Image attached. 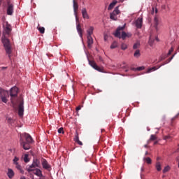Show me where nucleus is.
I'll list each match as a JSON object with an SVG mask.
<instances>
[{
    "label": "nucleus",
    "instance_id": "obj_51",
    "mask_svg": "<svg viewBox=\"0 0 179 179\" xmlns=\"http://www.w3.org/2000/svg\"><path fill=\"white\" fill-rule=\"evenodd\" d=\"M154 145H157V141H155V142L154 143Z\"/></svg>",
    "mask_w": 179,
    "mask_h": 179
},
{
    "label": "nucleus",
    "instance_id": "obj_44",
    "mask_svg": "<svg viewBox=\"0 0 179 179\" xmlns=\"http://www.w3.org/2000/svg\"><path fill=\"white\" fill-rule=\"evenodd\" d=\"M7 120H8V122H12V118L11 117H8Z\"/></svg>",
    "mask_w": 179,
    "mask_h": 179
},
{
    "label": "nucleus",
    "instance_id": "obj_48",
    "mask_svg": "<svg viewBox=\"0 0 179 179\" xmlns=\"http://www.w3.org/2000/svg\"><path fill=\"white\" fill-rule=\"evenodd\" d=\"M20 179H26V177H24V176H22V177H20Z\"/></svg>",
    "mask_w": 179,
    "mask_h": 179
},
{
    "label": "nucleus",
    "instance_id": "obj_17",
    "mask_svg": "<svg viewBox=\"0 0 179 179\" xmlns=\"http://www.w3.org/2000/svg\"><path fill=\"white\" fill-rule=\"evenodd\" d=\"M81 12L83 19H89V14H87V10H86V8H83Z\"/></svg>",
    "mask_w": 179,
    "mask_h": 179
},
{
    "label": "nucleus",
    "instance_id": "obj_39",
    "mask_svg": "<svg viewBox=\"0 0 179 179\" xmlns=\"http://www.w3.org/2000/svg\"><path fill=\"white\" fill-rule=\"evenodd\" d=\"M174 51V49L173 48H171V50H169L167 56L169 57V55H171V52Z\"/></svg>",
    "mask_w": 179,
    "mask_h": 179
},
{
    "label": "nucleus",
    "instance_id": "obj_25",
    "mask_svg": "<svg viewBox=\"0 0 179 179\" xmlns=\"http://www.w3.org/2000/svg\"><path fill=\"white\" fill-rule=\"evenodd\" d=\"M37 29L41 34H44L45 32V28H44V27H38Z\"/></svg>",
    "mask_w": 179,
    "mask_h": 179
},
{
    "label": "nucleus",
    "instance_id": "obj_22",
    "mask_svg": "<svg viewBox=\"0 0 179 179\" xmlns=\"http://www.w3.org/2000/svg\"><path fill=\"white\" fill-rule=\"evenodd\" d=\"M93 30H94V28L93 27H90L87 31V36H92V34H93Z\"/></svg>",
    "mask_w": 179,
    "mask_h": 179
},
{
    "label": "nucleus",
    "instance_id": "obj_5",
    "mask_svg": "<svg viewBox=\"0 0 179 179\" xmlns=\"http://www.w3.org/2000/svg\"><path fill=\"white\" fill-rule=\"evenodd\" d=\"M8 99H9V92L0 87V104L2 103H8Z\"/></svg>",
    "mask_w": 179,
    "mask_h": 179
},
{
    "label": "nucleus",
    "instance_id": "obj_54",
    "mask_svg": "<svg viewBox=\"0 0 179 179\" xmlns=\"http://www.w3.org/2000/svg\"><path fill=\"white\" fill-rule=\"evenodd\" d=\"M155 13H157V9L155 10Z\"/></svg>",
    "mask_w": 179,
    "mask_h": 179
},
{
    "label": "nucleus",
    "instance_id": "obj_8",
    "mask_svg": "<svg viewBox=\"0 0 179 179\" xmlns=\"http://www.w3.org/2000/svg\"><path fill=\"white\" fill-rule=\"evenodd\" d=\"M41 164H42V167H43V169H44V170H47L48 171H51V165H50V164H48V162L47 161V159L42 158L41 159Z\"/></svg>",
    "mask_w": 179,
    "mask_h": 179
},
{
    "label": "nucleus",
    "instance_id": "obj_45",
    "mask_svg": "<svg viewBox=\"0 0 179 179\" xmlns=\"http://www.w3.org/2000/svg\"><path fill=\"white\" fill-rule=\"evenodd\" d=\"M99 60L101 62H103V57H101L99 56Z\"/></svg>",
    "mask_w": 179,
    "mask_h": 179
},
{
    "label": "nucleus",
    "instance_id": "obj_1",
    "mask_svg": "<svg viewBox=\"0 0 179 179\" xmlns=\"http://www.w3.org/2000/svg\"><path fill=\"white\" fill-rule=\"evenodd\" d=\"M11 31L12 29L10 28V25L7 24L6 27L4 28V32L1 38V41L3 44L6 52L8 55L9 58H10V54H12V46L10 45V41H9V39H8V38H6V35L9 36Z\"/></svg>",
    "mask_w": 179,
    "mask_h": 179
},
{
    "label": "nucleus",
    "instance_id": "obj_29",
    "mask_svg": "<svg viewBox=\"0 0 179 179\" xmlns=\"http://www.w3.org/2000/svg\"><path fill=\"white\" fill-rule=\"evenodd\" d=\"M145 69V66H140L137 68H132L131 71H143Z\"/></svg>",
    "mask_w": 179,
    "mask_h": 179
},
{
    "label": "nucleus",
    "instance_id": "obj_19",
    "mask_svg": "<svg viewBox=\"0 0 179 179\" xmlns=\"http://www.w3.org/2000/svg\"><path fill=\"white\" fill-rule=\"evenodd\" d=\"M7 176L10 179H12L13 177H15V172L12 169H8Z\"/></svg>",
    "mask_w": 179,
    "mask_h": 179
},
{
    "label": "nucleus",
    "instance_id": "obj_27",
    "mask_svg": "<svg viewBox=\"0 0 179 179\" xmlns=\"http://www.w3.org/2000/svg\"><path fill=\"white\" fill-rule=\"evenodd\" d=\"M117 47H118V43H117V41H114L110 45V48L112 50H113L114 48H117Z\"/></svg>",
    "mask_w": 179,
    "mask_h": 179
},
{
    "label": "nucleus",
    "instance_id": "obj_52",
    "mask_svg": "<svg viewBox=\"0 0 179 179\" xmlns=\"http://www.w3.org/2000/svg\"><path fill=\"white\" fill-rule=\"evenodd\" d=\"M155 40H157V41H159V38L157 37L155 38Z\"/></svg>",
    "mask_w": 179,
    "mask_h": 179
},
{
    "label": "nucleus",
    "instance_id": "obj_32",
    "mask_svg": "<svg viewBox=\"0 0 179 179\" xmlns=\"http://www.w3.org/2000/svg\"><path fill=\"white\" fill-rule=\"evenodd\" d=\"M167 171H170V166H166L164 167V169L163 170L164 174L167 173Z\"/></svg>",
    "mask_w": 179,
    "mask_h": 179
},
{
    "label": "nucleus",
    "instance_id": "obj_36",
    "mask_svg": "<svg viewBox=\"0 0 179 179\" xmlns=\"http://www.w3.org/2000/svg\"><path fill=\"white\" fill-rule=\"evenodd\" d=\"M154 71H156V67H152V68H150L148 70V73H150V72H153Z\"/></svg>",
    "mask_w": 179,
    "mask_h": 179
},
{
    "label": "nucleus",
    "instance_id": "obj_16",
    "mask_svg": "<svg viewBox=\"0 0 179 179\" xmlns=\"http://www.w3.org/2000/svg\"><path fill=\"white\" fill-rule=\"evenodd\" d=\"M32 171H34V174H35V176H37V177H43V172L39 169L36 168Z\"/></svg>",
    "mask_w": 179,
    "mask_h": 179
},
{
    "label": "nucleus",
    "instance_id": "obj_38",
    "mask_svg": "<svg viewBox=\"0 0 179 179\" xmlns=\"http://www.w3.org/2000/svg\"><path fill=\"white\" fill-rule=\"evenodd\" d=\"M58 134H64V128L61 127L58 129Z\"/></svg>",
    "mask_w": 179,
    "mask_h": 179
},
{
    "label": "nucleus",
    "instance_id": "obj_15",
    "mask_svg": "<svg viewBox=\"0 0 179 179\" xmlns=\"http://www.w3.org/2000/svg\"><path fill=\"white\" fill-rule=\"evenodd\" d=\"M142 23H143V19L142 18H138L136 21V27L137 29H142Z\"/></svg>",
    "mask_w": 179,
    "mask_h": 179
},
{
    "label": "nucleus",
    "instance_id": "obj_7",
    "mask_svg": "<svg viewBox=\"0 0 179 179\" xmlns=\"http://www.w3.org/2000/svg\"><path fill=\"white\" fill-rule=\"evenodd\" d=\"M19 103L18 115H20V117H22L23 113H24V106H23V104H24V102L23 101V99H20Z\"/></svg>",
    "mask_w": 179,
    "mask_h": 179
},
{
    "label": "nucleus",
    "instance_id": "obj_43",
    "mask_svg": "<svg viewBox=\"0 0 179 179\" xmlns=\"http://www.w3.org/2000/svg\"><path fill=\"white\" fill-rule=\"evenodd\" d=\"M179 113L173 118V120H176V118H178Z\"/></svg>",
    "mask_w": 179,
    "mask_h": 179
},
{
    "label": "nucleus",
    "instance_id": "obj_14",
    "mask_svg": "<svg viewBox=\"0 0 179 179\" xmlns=\"http://www.w3.org/2000/svg\"><path fill=\"white\" fill-rule=\"evenodd\" d=\"M87 47L90 49L93 45V38L90 36H87Z\"/></svg>",
    "mask_w": 179,
    "mask_h": 179
},
{
    "label": "nucleus",
    "instance_id": "obj_28",
    "mask_svg": "<svg viewBox=\"0 0 179 179\" xmlns=\"http://www.w3.org/2000/svg\"><path fill=\"white\" fill-rule=\"evenodd\" d=\"M134 56L136 58H138V57H141V51L139 50H136V52L134 54Z\"/></svg>",
    "mask_w": 179,
    "mask_h": 179
},
{
    "label": "nucleus",
    "instance_id": "obj_40",
    "mask_svg": "<svg viewBox=\"0 0 179 179\" xmlns=\"http://www.w3.org/2000/svg\"><path fill=\"white\" fill-rule=\"evenodd\" d=\"M167 8V6H166L165 4L162 6V9L166 10Z\"/></svg>",
    "mask_w": 179,
    "mask_h": 179
},
{
    "label": "nucleus",
    "instance_id": "obj_53",
    "mask_svg": "<svg viewBox=\"0 0 179 179\" xmlns=\"http://www.w3.org/2000/svg\"><path fill=\"white\" fill-rule=\"evenodd\" d=\"M144 148H148V145H144Z\"/></svg>",
    "mask_w": 179,
    "mask_h": 179
},
{
    "label": "nucleus",
    "instance_id": "obj_50",
    "mask_svg": "<svg viewBox=\"0 0 179 179\" xmlns=\"http://www.w3.org/2000/svg\"><path fill=\"white\" fill-rule=\"evenodd\" d=\"M150 41H152V35L150 36Z\"/></svg>",
    "mask_w": 179,
    "mask_h": 179
},
{
    "label": "nucleus",
    "instance_id": "obj_2",
    "mask_svg": "<svg viewBox=\"0 0 179 179\" xmlns=\"http://www.w3.org/2000/svg\"><path fill=\"white\" fill-rule=\"evenodd\" d=\"M20 142L24 150H29L30 149V144L33 143V138H31L30 134L24 133L20 134Z\"/></svg>",
    "mask_w": 179,
    "mask_h": 179
},
{
    "label": "nucleus",
    "instance_id": "obj_13",
    "mask_svg": "<svg viewBox=\"0 0 179 179\" xmlns=\"http://www.w3.org/2000/svg\"><path fill=\"white\" fill-rule=\"evenodd\" d=\"M160 21H159V18L157 17H155L154 18V28L155 29L156 31H159L160 29V27L159 26Z\"/></svg>",
    "mask_w": 179,
    "mask_h": 179
},
{
    "label": "nucleus",
    "instance_id": "obj_34",
    "mask_svg": "<svg viewBox=\"0 0 179 179\" xmlns=\"http://www.w3.org/2000/svg\"><path fill=\"white\" fill-rule=\"evenodd\" d=\"M121 48H122V50H127V48H128V46H127V44H125V43H122V44L121 45Z\"/></svg>",
    "mask_w": 179,
    "mask_h": 179
},
{
    "label": "nucleus",
    "instance_id": "obj_47",
    "mask_svg": "<svg viewBox=\"0 0 179 179\" xmlns=\"http://www.w3.org/2000/svg\"><path fill=\"white\" fill-rule=\"evenodd\" d=\"M148 155H149V152H148V151H146L145 153V156H148Z\"/></svg>",
    "mask_w": 179,
    "mask_h": 179
},
{
    "label": "nucleus",
    "instance_id": "obj_37",
    "mask_svg": "<svg viewBox=\"0 0 179 179\" xmlns=\"http://www.w3.org/2000/svg\"><path fill=\"white\" fill-rule=\"evenodd\" d=\"M173 58H174V55H173L171 58H169L168 60H166V62H165L164 64L162 65H166V64H169V62H171V59H173Z\"/></svg>",
    "mask_w": 179,
    "mask_h": 179
},
{
    "label": "nucleus",
    "instance_id": "obj_6",
    "mask_svg": "<svg viewBox=\"0 0 179 179\" xmlns=\"http://www.w3.org/2000/svg\"><path fill=\"white\" fill-rule=\"evenodd\" d=\"M36 167H41V164L40 162V159L37 158H34L31 165L27 169V171H28V173H31V171H34V169H36Z\"/></svg>",
    "mask_w": 179,
    "mask_h": 179
},
{
    "label": "nucleus",
    "instance_id": "obj_49",
    "mask_svg": "<svg viewBox=\"0 0 179 179\" xmlns=\"http://www.w3.org/2000/svg\"><path fill=\"white\" fill-rule=\"evenodd\" d=\"M8 67H1V69H6Z\"/></svg>",
    "mask_w": 179,
    "mask_h": 179
},
{
    "label": "nucleus",
    "instance_id": "obj_56",
    "mask_svg": "<svg viewBox=\"0 0 179 179\" xmlns=\"http://www.w3.org/2000/svg\"><path fill=\"white\" fill-rule=\"evenodd\" d=\"M141 176L142 177V174H141Z\"/></svg>",
    "mask_w": 179,
    "mask_h": 179
},
{
    "label": "nucleus",
    "instance_id": "obj_23",
    "mask_svg": "<svg viewBox=\"0 0 179 179\" xmlns=\"http://www.w3.org/2000/svg\"><path fill=\"white\" fill-rule=\"evenodd\" d=\"M143 162L147 163V164H152V159L150 157H143Z\"/></svg>",
    "mask_w": 179,
    "mask_h": 179
},
{
    "label": "nucleus",
    "instance_id": "obj_12",
    "mask_svg": "<svg viewBox=\"0 0 179 179\" xmlns=\"http://www.w3.org/2000/svg\"><path fill=\"white\" fill-rule=\"evenodd\" d=\"M78 3L73 0V10H74V15L76 16V20L77 23L79 22V18H78Z\"/></svg>",
    "mask_w": 179,
    "mask_h": 179
},
{
    "label": "nucleus",
    "instance_id": "obj_31",
    "mask_svg": "<svg viewBox=\"0 0 179 179\" xmlns=\"http://www.w3.org/2000/svg\"><path fill=\"white\" fill-rule=\"evenodd\" d=\"M15 169H17V170H19L20 171V173H23L22 170V166H20L18 164H15Z\"/></svg>",
    "mask_w": 179,
    "mask_h": 179
},
{
    "label": "nucleus",
    "instance_id": "obj_55",
    "mask_svg": "<svg viewBox=\"0 0 179 179\" xmlns=\"http://www.w3.org/2000/svg\"><path fill=\"white\" fill-rule=\"evenodd\" d=\"M101 132H104V129H101Z\"/></svg>",
    "mask_w": 179,
    "mask_h": 179
},
{
    "label": "nucleus",
    "instance_id": "obj_35",
    "mask_svg": "<svg viewBox=\"0 0 179 179\" xmlns=\"http://www.w3.org/2000/svg\"><path fill=\"white\" fill-rule=\"evenodd\" d=\"M17 162H19V158L17 157H15L14 159H13V164H18Z\"/></svg>",
    "mask_w": 179,
    "mask_h": 179
},
{
    "label": "nucleus",
    "instance_id": "obj_57",
    "mask_svg": "<svg viewBox=\"0 0 179 179\" xmlns=\"http://www.w3.org/2000/svg\"><path fill=\"white\" fill-rule=\"evenodd\" d=\"M105 40H106V37H105Z\"/></svg>",
    "mask_w": 179,
    "mask_h": 179
},
{
    "label": "nucleus",
    "instance_id": "obj_46",
    "mask_svg": "<svg viewBox=\"0 0 179 179\" xmlns=\"http://www.w3.org/2000/svg\"><path fill=\"white\" fill-rule=\"evenodd\" d=\"M141 171L142 172H143V171H145V169H144L143 167H141Z\"/></svg>",
    "mask_w": 179,
    "mask_h": 179
},
{
    "label": "nucleus",
    "instance_id": "obj_41",
    "mask_svg": "<svg viewBox=\"0 0 179 179\" xmlns=\"http://www.w3.org/2000/svg\"><path fill=\"white\" fill-rule=\"evenodd\" d=\"M163 59H166V57L162 56L160 57L159 61H163Z\"/></svg>",
    "mask_w": 179,
    "mask_h": 179
},
{
    "label": "nucleus",
    "instance_id": "obj_10",
    "mask_svg": "<svg viewBox=\"0 0 179 179\" xmlns=\"http://www.w3.org/2000/svg\"><path fill=\"white\" fill-rule=\"evenodd\" d=\"M117 15H120V10L116 7L113 13H110V17L112 20H117Z\"/></svg>",
    "mask_w": 179,
    "mask_h": 179
},
{
    "label": "nucleus",
    "instance_id": "obj_33",
    "mask_svg": "<svg viewBox=\"0 0 179 179\" xmlns=\"http://www.w3.org/2000/svg\"><path fill=\"white\" fill-rule=\"evenodd\" d=\"M157 139V137H156V135L152 134L150 138V141H156Z\"/></svg>",
    "mask_w": 179,
    "mask_h": 179
},
{
    "label": "nucleus",
    "instance_id": "obj_11",
    "mask_svg": "<svg viewBox=\"0 0 179 179\" xmlns=\"http://www.w3.org/2000/svg\"><path fill=\"white\" fill-rule=\"evenodd\" d=\"M7 15L9 16L13 15V4L10 3V1L7 3Z\"/></svg>",
    "mask_w": 179,
    "mask_h": 179
},
{
    "label": "nucleus",
    "instance_id": "obj_26",
    "mask_svg": "<svg viewBox=\"0 0 179 179\" xmlns=\"http://www.w3.org/2000/svg\"><path fill=\"white\" fill-rule=\"evenodd\" d=\"M141 47V42L137 41L136 43H134L133 48L134 50H137V48H139Z\"/></svg>",
    "mask_w": 179,
    "mask_h": 179
},
{
    "label": "nucleus",
    "instance_id": "obj_21",
    "mask_svg": "<svg viewBox=\"0 0 179 179\" xmlns=\"http://www.w3.org/2000/svg\"><path fill=\"white\" fill-rule=\"evenodd\" d=\"M117 2L118 1H113L112 3H110L108 8V10H111V9H113V8H114L115 6V5H117Z\"/></svg>",
    "mask_w": 179,
    "mask_h": 179
},
{
    "label": "nucleus",
    "instance_id": "obj_42",
    "mask_svg": "<svg viewBox=\"0 0 179 179\" xmlns=\"http://www.w3.org/2000/svg\"><path fill=\"white\" fill-rule=\"evenodd\" d=\"M82 108V107L80 106H78L77 108H76V111H79V110H80Z\"/></svg>",
    "mask_w": 179,
    "mask_h": 179
},
{
    "label": "nucleus",
    "instance_id": "obj_3",
    "mask_svg": "<svg viewBox=\"0 0 179 179\" xmlns=\"http://www.w3.org/2000/svg\"><path fill=\"white\" fill-rule=\"evenodd\" d=\"M18 91L19 90L16 87L11 88L10 91V101L14 107L16 106V104H17Z\"/></svg>",
    "mask_w": 179,
    "mask_h": 179
},
{
    "label": "nucleus",
    "instance_id": "obj_4",
    "mask_svg": "<svg viewBox=\"0 0 179 179\" xmlns=\"http://www.w3.org/2000/svg\"><path fill=\"white\" fill-rule=\"evenodd\" d=\"M124 29H125V25H124L123 27H119L116 30V32L115 34V37H117L118 38H122V40H125L127 37H131V36H132V34H127L125 31H122V36H121L120 31L124 30Z\"/></svg>",
    "mask_w": 179,
    "mask_h": 179
},
{
    "label": "nucleus",
    "instance_id": "obj_18",
    "mask_svg": "<svg viewBox=\"0 0 179 179\" xmlns=\"http://www.w3.org/2000/svg\"><path fill=\"white\" fill-rule=\"evenodd\" d=\"M76 29H77V31H78V33L80 36V37H83V30H82V27H80V24L78 23L76 26Z\"/></svg>",
    "mask_w": 179,
    "mask_h": 179
},
{
    "label": "nucleus",
    "instance_id": "obj_24",
    "mask_svg": "<svg viewBox=\"0 0 179 179\" xmlns=\"http://www.w3.org/2000/svg\"><path fill=\"white\" fill-rule=\"evenodd\" d=\"M155 167L158 171H162V164H160V162H157L156 163Z\"/></svg>",
    "mask_w": 179,
    "mask_h": 179
},
{
    "label": "nucleus",
    "instance_id": "obj_9",
    "mask_svg": "<svg viewBox=\"0 0 179 179\" xmlns=\"http://www.w3.org/2000/svg\"><path fill=\"white\" fill-rule=\"evenodd\" d=\"M89 64L94 69H95L96 71H98V72H103V68H101L99 66H97V64H96V62H94L93 60H89Z\"/></svg>",
    "mask_w": 179,
    "mask_h": 179
},
{
    "label": "nucleus",
    "instance_id": "obj_20",
    "mask_svg": "<svg viewBox=\"0 0 179 179\" xmlns=\"http://www.w3.org/2000/svg\"><path fill=\"white\" fill-rule=\"evenodd\" d=\"M74 141H75V142H76V143H78L80 146H82V145H83V143H82V141H79V134H78V133L76 134Z\"/></svg>",
    "mask_w": 179,
    "mask_h": 179
},
{
    "label": "nucleus",
    "instance_id": "obj_30",
    "mask_svg": "<svg viewBox=\"0 0 179 179\" xmlns=\"http://www.w3.org/2000/svg\"><path fill=\"white\" fill-rule=\"evenodd\" d=\"M24 162L25 163H29V162H30V159H29V155L25 154L24 157Z\"/></svg>",
    "mask_w": 179,
    "mask_h": 179
}]
</instances>
